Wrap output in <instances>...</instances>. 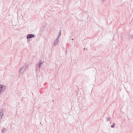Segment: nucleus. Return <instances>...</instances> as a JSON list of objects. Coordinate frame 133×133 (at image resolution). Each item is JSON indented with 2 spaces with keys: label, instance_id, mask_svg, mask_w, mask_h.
<instances>
[{
  "label": "nucleus",
  "instance_id": "nucleus-13",
  "mask_svg": "<svg viewBox=\"0 0 133 133\" xmlns=\"http://www.w3.org/2000/svg\"><path fill=\"white\" fill-rule=\"evenodd\" d=\"M4 132V131H3V130L2 131V132Z\"/></svg>",
  "mask_w": 133,
  "mask_h": 133
},
{
  "label": "nucleus",
  "instance_id": "nucleus-1",
  "mask_svg": "<svg viewBox=\"0 0 133 133\" xmlns=\"http://www.w3.org/2000/svg\"><path fill=\"white\" fill-rule=\"evenodd\" d=\"M28 66L26 65H24L22 66L19 69L18 71L20 73V74L22 75H23L24 72L27 69Z\"/></svg>",
  "mask_w": 133,
  "mask_h": 133
},
{
  "label": "nucleus",
  "instance_id": "nucleus-2",
  "mask_svg": "<svg viewBox=\"0 0 133 133\" xmlns=\"http://www.w3.org/2000/svg\"><path fill=\"white\" fill-rule=\"evenodd\" d=\"M6 89V86L0 85V94L2 93V92L5 91Z\"/></svg>",
  "mask_w": 133,
  "mask_h": 133
},
{
  "label": "nucleus",
  "instance_id": "nucleus-5",
  "mask_svg": "<svg viewBox=\"0 0 133 133\" xmlns=\"http://www.w3.org/2000/svg\"><path fill=\"white\" fill-rule=\"evenodd\" d=\"M59 41V39L57 38L55 41L54 42L53 44V45L55 46L57 45Z\"/></svg>",
  "mask_w": 133,
  "mask_h": 133
},
{
  "label": "nucleus",
  "instance_id": "nucleus-16",
  "mask_svg": "<svg viewBox=\"0 0 133 133\" xmlns=\"http://www.w3.org/2000/svg\"><path fill=\"white\" fill-rule=\"evenodd\" d=\"M85 49V48H84V50Z\"/></svg>",
  "mask_w": 133,
  "mask_h": 133
},
{
  "label": "nucleus",
  "instance_id": "nucleus-9",
  "mask_svg": "<svg viewBox=\"0 0 133 133\" xmlns=\"http://www.w3.org/2000/svg\"><path fill=\"white\" fill-rule=\"evenodd\" d=\"M113 125H111V128H112L114 127V125L115 124V123H113Z\"/></svg>",
  "mask_w": 133,
  "mask_h": 133
},
{
  "label": "nucleus",
  "instance_id": "nucleus-15",
  "mask_svg": "<svg viewBox=\"0 0 133 133\" xmlns=\"http://www.w3.org/2000/svg\"><path fill=\"white\" fill-rule=\"evenodd\" d=\"M72 39V40H74V39H73V38H72V39Z\"/></svg>",
  "mask_w": 133,
  "mask_h": 133
},
{
  "label": "nucleus",
  "instance_id": "nucleus-12",
  "mask_svg": "<svg viewBox=\"0 0 133 133\" xmlns=\"http://www.w3.org/2000/svg\"><path fill=\"white\" fill-rule=\"evenodd\" d=\"M102 0V1H105L106 0Z\"/></svg>",
  "mask_w": 133,
  "mask_h": 133
},
{
  "label": "nucleus",
  "instance_id": "nucleus-11",
  "mask_svg": "<svg viewBox=\"0 0 133 133\" xmlns=\"http://www.w3.org/2000/svg\"><path fill=\"white\" fill-rule=\"evenodd\" d=\"M36 69L37 70H38V69L37 68V67L36 66Z\"/></svg>",
  "mask_w": 133,
  "mask_h": 133
},
{
  "label": "nucleus",
  "instance_id": "nucleus-10",
  "mask_svg": "<svg viewBox=\"0 0 133 133\" xmlns=\"http://www.w3.org/2000/svg\"><path fill=\"white\" fill-rule=\"evenodd\" d=\"M129 37L131 38H133V35H130L129 36Z\"/></svg>",
  "mask_w": 133,
  "mask_h": 133
},
{
  "label": "nucleus",
  "instance_id": "nucleus-3",
  "mask_svg": "<svg viewBox=\"0 0 133 133\" xmlns=\"http://www.w3.org/2000/svg\"><path fill=\"white\" fill-rule=\"evenodd\" d=\"M35 37V35L33 34H28L26 36V38L28 39L30 38H32L34 37Z\"/></svg>",
  "mask_w": 133,
  "mask_h": 133
},
{
  "label": "nucleus",
  "instance_id": "nucleus-6",
  "mask_svg": "<svg viewBox=\"0 0 133 133\" xmlns=\"http://www.w3.org/2000/svg\"><path fill=\"white\" fill-rule=\"evenodd\" d=\"M0 111L1 112H0V118H1L3 114V109H1Z\"/></svg>",
  "mask_w": 133,
  "mask_h": 133
},
{
  "label": "nucleus",
  "instance_id": "nucleus-7",
  "mask_svg": "<svg viewBox=\"0 0 133 133\" xmlns=\"http://www.w3.org/2000/svg\"><path fill=\"white\" fill-rule=\"evenodd\" d=\"M61 31H60L59 32V33L58 35V36L57 38H58V39L61 36Z\"/></svg>",
  "mask_w": 133,
  "mask_h": 133
},
{
  "label": "nucleus",
  "instance_id": "nucleus-4",
  "mask_svg": "<svg viewBox=\"0 0 133 133\" xmlns=\"http://www.w3.org/2000/svg\"><path fill=\"white\" fill-rule=\"evenodd\" d=\"M42 64H43V62H42V61L41 60H40L39 61V64H38V67H39V69H38L39 70H40V68H41V66L42 65ZM37 66H38V65H37Z\"/></svg>",
  "mask_w": 133,
  "mask_h": 133
},
{
  "label": "nucleus",
  "instance_id": "nucleus-8",
  "mask_svg": "<svg viewBox=\"0 0 133 133\" xmlns=\"http://www.w3.org/2000/svg\"><path fill=\"white\" fill-rule=\"evenodd\" d=\"M111 119V118L110 117H107L106 119V121H110Z\"/></svg>",
  "mask_w": 133,
  "mask_h": 133
},
{
  "label": "nucleus",
  "instance_id": "nucleus-14",
  "mask_svg": "<svg viewBox=\"0 0 133 133\" xmlns=\"http://www.w3.org/2000/svg\"><path fill=\"white\" fill-rule=\"evenodd\" d=\"M4 132V131H3V130L2 131V132Z\"/></svg>",
  "mask_w": 133,
  "mask_h": 133
}]
</instances>
